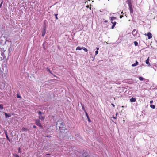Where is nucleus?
<instances>
[{"label": "nucleus", "instance_id": "obj_1", "mask_svg": "<svg viewBox=\"0 0 157 157\" xmlns=\"http://www.w3.org/2000/svg\"><path fill=\"white\" fill-rule=\"evenodd\" d=\"M65 126L63 122L62 121L59 120H58L56 123V127L57 128V127H59V130L61 132H63V130L67 129L65 128L64 126Z\"/></svg>", "mask_w": 157, "mask_h": 157}, {"label": "nucleus", "instance_id": "obj_2", "mask_svg": "<svg viewBox=\"0 0 157 157\" xmlns=\"http://www.w3.org/2000/svg\"><path fill=\"white\" fill-rule=\"evenodd\" d=\"M38 113L39 115V119L42 121H44L45 118V116L44 113L40 111H38Z\"/></svg>", "mask_w": 157, "mask_h": 157}, {"label": "nucleus", "instance_id": "obj_3", "mask_svg": "<svg viewBox=\"0 0 157 157\" xmlns=\"http://www.w3.org/2000/svg\"><path fill=\"white\" fill-rule=\"evenodd\" d=\"M127 3L129 7V9L130 11V14H132L133 13V10L132 4L130 0H128Z\"/></svg>", "mask_w": 157, "mask_h": 157}, {"label": "nucleus", "instance_id": "obj_4", "mask_svg": "<svg viewBox=\"0 0 157 157\" xmlns=\"http://www.w3.org/2000/svg\"><path fill=\"white\" fill-rule=\"evenodd\" d=\"M35 122L36 124L40 127L42 128V125L39 119H36L35 120Z\"/></svg>", "mask_w": 157, "mask_h": 157}, {"label": "nucleus", "instance_id": "obj_5", "mask_svg": "<svg viewBox=\"0 0 157 157\" xmlns=\"http://www.w3.org/2000/svg\"><path fill=\"white\" fill-rule=\"evenodd\" d=\"M145 36L147 35L148 36V39H150L152 38V34L150 32H148L147 34L146 33L145 34Z\"/></svg>", "mask_w": 157, "mask_h": 157}, {"label": "nucleus", "instance_id": "obj_6", "mask_svg": "<svg viewBox=\"0 0 157 157\" xmlns=\"http://www.w3.org/2000/svg\"><path fill=\"white\" fill-rule=\"evenodd\" d=\"M111 23L113 25L111 27V29H113L114 28L115 25L116 24V22L115 21H111Z\"/></svg>", "mask_w": 157, "mask_h": 157}, {"label": "nucleus", "instance_id": "obj_7", "mask_svg": "<svg viewBox=\"0 0 157 157\" xmlns=\"http://www.w3.org/2000/svg\"><path fill=\"white\" fill-rule=\"evenodd\" d=\"M82 157H90L88 155L87 152H85L82 155Z\"/></svg>", "mask_w": 157, "mask_h": 157}, {"label": "nucleus", "instance_id": "obj_8", "mask_svg": "<svg viewBox=\"0 0 157 157\" xmlns=\"http://www.w3.org/2000/svg\"><path fill=\"white\" fill-rule=\"evenodd\" d=\"M138 64H139L137 60H136V63H134L133 64H132V67H135V66H137V65H138Z\"/></svg>", "mask_w": 157, "mask_h": 157}, {"label": "nucleus", "instance_id": "obj_9", "mask_svg": "<svg viewBox=\"0 0 157 157\" xmlns=\"http://www.w3.org/2000/svg\"><path fill=\"white\" fill-rule=\"evenodd\" d=\"M149 57H148V58L147 59V60L146 61V64H148L149 66H150V63L149 62Z\"/></svg>", "mask_w": 157, "mask_h": 157}, {"label": "nucleus", "instance_id": "obj_10", "mask_svg": "<svg viewBox=\"0 0 157 157\" xmlns=\"http://www.w3.org/2000/svg\"><path fill=\"white\" fill-rule=\"evenodd\" d=\"M85 114H86V115L87 117V118L88 119V121H89V122H90L91 121L90 120V118H89V116L87 113V112H86L85 113Z\"/></svg>", "mask_w": 157, "mask_h": 157}, {"label": "nucleus", "instance_id": "obj_11", "mask_svg": "<svg viewBox=\"0 0 157 157\" xmlns=\"http://www.w3.org/2000/svg\"><path fill=\"white\" fill-rule=\"evenodd\" d=\"M5 117L6 118L10 117L11 116V115L10 114H8L6 113H5Z\"/></svg>", "mask_w": 157, "mask_h": 157}, {"label": "nucleus", "instance_id": "obj_12", "mask_svg": "<svg viewBox=\"0 0 157 157\" xmlns=\"http://www.w3.org/2000/svg\"><path fill=\"white\" fill-rule=\"evenodd\" d=\"M45 33H46V30L44 29L43 32L42 33V36L44 37V36L45 34Z\"/></svg>", "mask_w": 157, "mask_h": 157}, {"label": "nucleus", "instance_id": "obj_13", "mask_svg": "<svg viewBox=\"0 0 157 157\" xmlns=\"http://www.w3.org/2000/svg\"><path fill=\"white\" fill-rule=\"evenodd\" d=\"M130 102H135L136 101V99H130Z\"/></svg>", "mask_w": 157, "mask_h": 157}, {"label": "nucleus", "instance_id": "obj_14", "mask_svg": "<svg viewBox=\"0 0 157 157\" xmlns=\"http://www.w3.org/2000/svg\"><path fill=\"white\" fill-rule=\"evenodd\" d=\"M116 19V17H111V18H110V20L111 21H113V20H115Z\"/></svg>", "mask_w": 157, "mask_h": 157}, {"label": "nucleus", "instance_id": "obj_15", "mask_svg": "<svg viewBox=\"0 0 157 157\" xmlns=\"http://www.w3.org/2000/svg\"><path fill=\"white\" fill-rule=\"evenodd\" d=\"M81 105L82 107V109L83 110V111H84L85 113L86 112L85 109L84 107V106L83 104H82V103L81 104Z\"/></svg>", "mask_w": 157, "mask_h": 157}, {"label": "nucleus", "instance_id": "obj_16", "mask_svg": "<svg viewBox=\"0 0 157 157\" xmlns=\"http://www.w3.org/2000/svg\"><path fill=\"white\" fill-rule=\"evenodd\" d=\"M47 71H49V72L50 73L52 74L53 75V74L52 73V72L50 70V69L48 67H47Z\"/></svg>", "mask_w": 157, "mask_h": 157}, {"label": "nucleus", "instance_id": "obj_17", "mask_svg": "<svg viewBox=\"0 0 157 157\" xmlns=\"http://www.w3.org/2000/svg\"><path fill=\"white\" fill-rule=\"evenodd\" d=\"M82 48H81L80 47H79V46H78L77 47V48H76V50H80L82 49Z\"/></svg>", "mask_w": 157, "mask_h": 157}, {"label": "nucleus", "instance_id": "obj_18", "mask_svg": "<svg viewBox=\"0 0 157 157\" xmlns=\"http://www.w3.org/2000/svg\"><path fill=\"white\" fill-rule=\"evenodd\" d=\"M82 48V49H83L86 52H87L88 51V50L86 48H85V47H83Z\"/></svg>", "mask_w": 157, "mask_h": 157}, {"label": "nucleus", "instance_id": "obj_19", "mask_svg": "<svg viewBox=\"0 0 157 157\" xmlns=\"http://www.w3.org/2000/svg\"><path fill=\"white\" fill-rule=\"evenodd\" d=\"M150 107L153 109H154L155 108V106L153 105H151Z\"/></svg>", "mask_w": 157, "mask_h": 157}, {"label": "nucleus", "instance_id": "obj_20", "mask_svg": "<svg viewBox=\"0 0 157 157\" xmlns=\"http://www.w3.org/2000/svg\"><path fill=\"white\" fill-rule=\"evenodd\" d=\"M3 105L2 104H0V109L1 110H2L3 109Z\"/></svg>", "mask_w": 157, "mask_h": 157}, {"label": "nucleus", "instance_id": "obj_21", "mask_svg": "<svg viewBox=\"0 0 157 157\" xmlns=\"http://www.w3.org/2000/svg\"><path fill=\"white\" fill-rule=\"evenodd\" d=\"M134 44L136 46H137V45L138 44V42L137 41H134Z\"/></svg>", "mask_w": 157, "mask_h": 157}, {"label": "nucleus", "instance_id": "obj_22", "mask_svg": "<svg viewBox=\"0 0 157 157\" xmlns=\"http://www.w3.org/2000/svg\"><path fill=\"white\" fill-rule=\"evenodd\" d=\"M139 79L140 81H143L144 80V78L141 77H139Z\"/></svg>", "mask_w": 157, "mask_h": 157}, {"label": "nucleus", "instance_id": "obj_23", "mask_svg": "<svg viewBox=\"0 0 157 157\" xmlns=\"http://www.w3.org/2000/svg\"><path fill=\"white\" fill-rule=\"evenodd\" d=\"M57 14H55L54 15L56 17V20H57L58 19V17H57Z\"/></svg>", "mask_w": 157, "mask_h": 157}, {"label": "nucleus", "instance_id": "obj_24", "mask_svg": "<svg viewBox=\"0 0 157 157\" xmlns=\"http://www.w3.org/2000/svg\"><path fill=\"white\" fill-rule=\"evenodd\" d=\"M17 98H21V97L20 96V94H17Z\"/></svg>", "mask_w": 157, "mask_h": 157}, {"label": "nucleus", "instance_id": "obj_25", "mask_svg": "<svg viewBox=\"0 0 157 157\" xmlns=\"http://www.w3.org/2000/svg\"><path fill=\"white\" fill-rule=\"evenodd\" d=\"M14 157H19V156L17 154H14L13 155Z\"/></svg>", "mask_w": 157, "mask_h": 157}, {"label": "nucleus", "instance_id": "obj_26", "mask_svg": "<svg viewBox=\"0 0 157 157\" xmlns=\"http://www.w3.org/2000/svg\"><path fill=\"white\" fill-rule=\"evenodd\" d=\"M27 130V128H22L21 130L23 131H25V130Z\"/></svg>", "mask_w": 157, "mask_h": 157}, {"label": "nucleus", "instance_id": "obj_27", "mask_svg": "<svg viewBox=\"0 0 157 157\" xmlns=\"http://www.w3.org/2000/svg\"><path fill=\"white\" fill-rule=\"evenodd\" d=\"M6 137L7 138V139L9 140V141H10V140L9 139L8 135H6Z\"/></svg>", "mask_w": 157, "mask_h": 157}, {"label": "nucleus", "instance_id": "obj_28", "mask_svg": "<svg viewBox=\"0 0 157 157\" xmlns=\"http://www.w3.org/2000/svg\"><path fill=\"white\" fill-rule=\"evenodd\" d=\"M4 133L5 134V135H8L7 132L6 130L5 131Z\"/></svg>", "mask_w": 157, "mask_h": 157}, {"label": "nucleus", "instance_id": "obj_29", "mask_svg": "<svg viewBox=\"0 0 157 157\" xmlns=\"http://www.w3.org/2000/svg\"><path fill=\"white\" fill-rule=\"evenodd\" d=\"M98 51L96 50L95 51V55H96L98 54Z\"/></svg>", "mask_w": 157, "mask_h": 157}, {"label": "nucleus", "instance_id": "obj_30", "mask_svg": "<svg viewBox=\"0 0 157 157\" xmlns=\"http://www.w3.org/2000/svg\"><path fill=\"white\" fill-rule=\"evenodd\" d=\"M20 150H21V149L20 148H19L18 149V152L19 153H21V151Z\"/></svg>", "mask_w": 157, "mask_h": 157}, {"label": "nucleus", "instance_id": "obj_31", "mask_svg": "<svg viewBox=\"0 0 157 157\" xmlns=\"http://www.w3.org/2000/svg\"><path fill=\"white\" fill-rule=\"evenodd\" d=\"M153 101L152 100L150 101V103L151 104L153 103Z\"/></svg>", "mask_w": 157, "mask_h": 157}, {"label": "nucleus", "instance_id": "obj_32", "mask_svg": "<svg viewBox=\"0 0 157 157\" xmlns=\"http://www.w3.org/2000/svg\"><path fill=\"white\" fill-rule=\"evenodd\" d=\"M123 17V15H120V18L121 19Z\"/></svg>", "mask_w": 157, "mask_h": 157}, {"label": "nucleus", "instance_id": "obj_33", "mask_svg": "<svg viewBox=\"0 0 157 157\" xmlns=\"http://www.w3.org/2000/svg\"><path fill=\"white\" fill-rule=\"evenodd\" d=\"M33 128H36V126L35 125H33Z\"/></svg>", "mask_w": 157, "mask_h": 157}, {"label": "nucleus", "instance_id": "obj_34", "mask_svg": "<svg viewBox=\"0 0 157 157\" xmlns=\"http://www.w3.org/2000/svg\"><path fill=\"white\" fill-rule=\"evenodd\" d=\"M51 136L47 135L46 136V137H50Z\"/></svg>", "mask_w": 157, "mask_h": 157}, {"label": "nucleus", "instance_id": "obj_35", "mask_svg": "<svg viewBox=\"0 0 157 157\" xmlns=\"http://www.w3.org/2000/svg\"><path fill=\"white\" fill-rule=\"evenodd\" d=\"M111 105L113 107H115V105L113 103L111 104Z\"/></svg>", "mask_w": 157, "mask_h": 157}, {"label": "nucleus", "instance_id": "obj_36", "mask_svg": "<svg viewBox=\"0 0 157 157\" xmlns=\"http://www.w3.org/2000/svg\"><path fill=\"white\" fill-rule=\"evenodd\" d=\"M89 8L90 10H91V5H90V6Z\"/></svg>", "mask_w": 157, "mask_h": 157}, {"label": "nucleus", "instance_id": "obj_37", "mask_svg": "<svg viewBox=\"0 0 157 157\" xmlns=\"http://www.w3.org/2000/svg\"><path fill=\"white\" fill-rule=\"evenodd\" d=\"M97 50L98 51L99 49V48L98 47L96 48Z\"/></svg>", "mask_w": 157, "mask_h": 157}, {"label": "nucleus", "instance_id": "obj_38", "mask_svg": "<svg viewBox=\"0 0 157 157\" xmlns=\"http://www.w3.org/2000/svg\"><path fill=\"white\" fill-rule=\"evenodd\" d=\"M113 118H114V119H116V117H113Z\"/></svg>", "mask_w": 157, "mask_h": 157}, {"label": "nucleus", "instance_id": "obj_39", "mask_svg": "<svg viewBox=\"0 0 157 157\" xmlns=\"http://www.w3.org/2000/svg\"><path fill=\"white\" fill-rule=\"evenodd\" d=\"M108 21H107V20H105V21H104V22H105V23H106Z\"/></svg>", "mask_w": 157, "mask_h": 157}, {"label": "nucleus", "instance_id": "obj_40", "mask_svg": "<svg viewBox=\"0 0 157 157\" xmlns=\"http://www.w3.org/2000/svg\"><path fill=\"white\" fill-rule=\"evenodd\" d=\"M89 5H87L86 7L87 8H89Z\"/></svg>", "mask_w": 157, "mask_h": 157}, {"label": "nucleus", "instance_id": "obj_41", "mask_svg": "<svg viewBox=\"0 0 157 157\" xmlns=\"http://www.w3.org/2000/svg\"><path fill=\"white\" fill-rule=\"evenodd\" d=\"M54 77H56L57 78H58L57 76H56L55 75H53Z\"/></svg>", "mask_w": 157, "mask_h": 157}, {"label": "nucleus", "instance_id": "obj_42", "mask_svg": "<svg viewBox=\"0 0 157 157\" xmlns=\"http://www.w3.org/2000/svg\"><path fill=\"white\" fill-rule=\"evenodd\" d=\"M121 14H124L123 13V12H121Z\"/></svg>", "mask_w": 157, "mask_h": 157}, {"label": "nucleus", "instance_id": "obj_43", "mask_svg": "<svg viewBox=\"0 0 157 157\" xmlns=\"http://www.w3.org/2000/svg\"><path fill=\"white\" fill-rule=\"evenodd\" d=\"M2 2L0 4V6H2Z\"/></svg>", "mask_w": 157, "mask_h": 157}, {"label": "nucleus", "instance_id": "obj_44", "mask_svg": "<svg viewBox=\"0 0 157 157\" xmlns=\"http://www.w3.org/2000/svg\"><path fill=\"white\" fill-rule=\"evenodd\" d=\"M117 113H116V116H117Z\"/></svg>", "mask_w": 157, "mask_h": 157}, {"label": "nucleus", "instance_id": "obj_45", "mask_svg": "<svg viewBox=\"0 0 157 157\" xmlns=\"http://www.w3.org/2000/svg\"><path fill=\"white\" fill-rule=\"evenodd\" d=\"M100 12H102V10H100Z\"/></svg>", "mask_w": 157, "mask_h": 157}, {"label": "nucleus", "instance_id": "obj_46", "mask_svg": "<svg viewBox=\"0 0 157 157\" xmlns=\"http://www.w3.org/2000/svg\"><path fill=\"white\" fill-rule=\"evenodd\" d=\"M122 107L123 108V106H122Z\"/></svg>", "mask_w": 157, "mask_h": 157}, {"label": "nucleus", "instance_id": "obj_47", "mask_svg": "<svg viewBox=\"0 0 157 157\" xmlns=\"http://www.w3.org/2000/svg\"><path fill=\"white\" fill-rule=\"evenodd\" d=\"M109 1V0H108Z\"/></svg>", "mask_w": 157, "mask_h": 157}]
</instances>
